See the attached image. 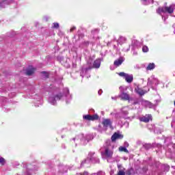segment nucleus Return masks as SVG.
<instances>
[{
	"label": "nucleus",
	"instance_id": "19",
	"mask_svg": "<svg viewBox=\"0 0 175 175\" xmlns=\"http://www.w3.org/2000/svg\"><path fill=\"white\" fill-rule=\"evenodd\" d=\"M120 134L115 133L111 137V142H116V140H117V139H119Z\"/></svg>",
	"mask_w": 175,
	"mask_h": 175
},
{
	"label": "nucleus",
	"instance_id": "37",
	"mask_svg": "<svg viewBox=\"0 0 175 175\" xmlns=\"http://www.w3.org/2000/svg\"><path fill=\"white\" fill-rule=\"evenodd\" d=\"M122 167V165H118V169H121Z\"/></svg>",
	"mask_w": 175,
	"mask_h": 175
},
{
	"label": "nucleus",
	"instance_id": "27",
	"mask_svg": "<svg viewBox=\"0 0 175 175\" xmlns=\"http://www.w3.org/2000/svg\"><path fill=\"white\" fill-rule=\"evenodd\" d=\"M129 50H131V45H129L127 49L124 48L122 49V51H124L125 53H128V51H129Z\"/></svg>",
	"mask_w": 175,
	"mask_h": 175
},
{
	"label": "nucleus",
	"instance_id": "12",
	"mask_svg": "<svg viewBox=\"0 0 175 175\" xmlns=\"http://www.w3.org/2000/svg\"><path fill=\"white\" fill-rule=\"evenodd\" d=\"M135 91L137 94H138V95H140L141 96L147 92L146 91H144L143 89L140 88L139 85H137L135 88Z\"/></svg>",
	"mask_w": 175,
	"mask_h": 175
},
{
	"label": "nucleus",
	"instance_id": "13",
	"mask_svg": "<svg viewBox=\"0 0 175 175\" xmlns=\"http://www.w3.org/2000/svg\"><path fill=\"white\" fill-rule=\"evenodd\" d=\"M36 70V69H35V68H33L32 66H29V68L26 70V75L27 76H31V75H33V73H35Z\"/></svg>",
	"mask_w": 175,
	"mask_h": 175
},
{
	"label": "nucleus",
	"instance_id": "15",
	"mask_svg": "<svg viewBox=\"0 0 175 175\" xmlns=\"http://www.w3.org/2000/svg\"><path fill=\"white\" fill-rule=\"evenodd\" d=\"M93 68H95L96 69L100 68V59H97L94 61L93 64Z\"/></svg>",
	"mask_w": 175,
	"mask_h": 175
},
{
	"label": "nucleus",
	"instance_id": "38",
	"mask_svg": "<svg viewBox=\"0 0 175 175\" xmlns=\"http://www.w3.org/2000/svg\"><path fill=\"white\" fill-rule=\"evenodd\" d=\"M111 99H113L114 100H117V96L111 97Z\"/></svg>",
	"mask_w": 175,
	"mask_h": 175
},
{
	"label": "nucleus",
	"instance_id": "29",
	"mask_svg": "<svg viewBox=\"0 0 175 175\" xmlns=\"http://www.w3.org/2000/svg\"><path fill=\"white\" fill-rule=\"evenodd\" d=\"M10 98H14L16 96V93H11L9 94Z\"/></svg>",
	"mask_w": 175,
	"mask_h": 175
},
{
	"label": "nucleus",
	"instance_id": "40",
	"mask_svg": "<svg viewBox=\"0 0 175 175\" xmlns=\"http://www.w3.org/2000/svg\"><path fill=\"white\" fill-rule=\"evenodd\" d=\"M35 106H39V105H38V103H36V104H35Z\"/></svg>",
	"mask_w": 175,
	"mask_h": 175
},
{
	"label": "nucleus",
	"instance_id": "11",
	"mask_svg": "<svg viewBox=\"0 0 175 175\" xmlns=\"http://www.w3.org/2000/svg\"><path fill=\"white\" fill-rule=\"evenodd\" d=\"M112 124L113 122H111V120L110 119H103L102 122V125L104 128H107L108 126L111 127Z\"/></svg>",
	"mask_w": 175,
	"mask_h": 175
},
{
	"label": "nucleus",
	"instance_id": "28",
	"mask_svg": "<svg viewBox=\"0 0 175 175\" xmlns=\"http://www.w3.org/2000/svg\"><path fill=\"white\" fill-rule=\"evenodd\" d=\"M138 44H139V42H137V40H133L132 42V44H133L134 46H137Z\"/></svg>",
	"mask_w": 175,
	"mask_h": 175
},
{
	"label": "nucleus",
	"instance_id": "17",
	"mask_svg": "<svg viewBox=\"0 0 175 175\" xmlns=\"http://www.w3.org/2000/svg\"><path fill=\"white\" fill-rule=\"evenodd\" d=\"M126 42V38L120 36L118 40V44H124Z\"/></svg>",
	"mask_w": 175,
	"mask_h": 175
},
{
	"label": "nucleus",
	"instance_id": "25",
	"mask_svg": "<svg viewBox=\"0 0 175 175\" xmlns=\"http://www.w3.org/2000/svg\"><path fill=\"white\" fill-rule=\"evenodd\" d=\"M53 28H59V23H53Z\"/></svg>",
	"mask_w": 175,
	"mask_h": 175
},
{
	"label": "nucleus",
	"instance_id": "5",
	"mask_svg": "<svg viewBox=\"0 0 175 175\" xmlns=\"http://www.w3.org/2000/svg\"><path fill=\"white\" fill-rule=\"evenodd\" d=\"M118 75L120 76V77H123L126 83H131L133 81V75H129L122 72H119Z\"/></svg>",
	"mask_w": 175,
	"mask_h": 175
},
{
	"label": "nucleus",
	"instance_id": "6",
	"mask_svg": "<svg viewBox=\"0 0 175 175\" xmlns=\"http://www.w3.org/2000/svg\"><path fill=\"white\" fill-rule=\"evenodd\" d=\"M83 120L87 121H96L99 120V116L98 114L94 115H85L83 116Z\"/></svg>",
	"mask_w": 175,
	"mask_h": 175
},
{
	"label": "nucleus",
	"instance_id": "9",
	"mask_svg": "<svg viewBox=\"0 0 175 175\" xmlns=\"http://www.w3.org/2000/svg\"><path fill=\"white\" fill-rule=\"evenodd\" d=\"M124 61H125V57H120L118 59L115 60V62H113V66L116 68H118V66H120V65H122V62H124Z\"/></svg>",
	"mask_w": 175,
	"mask_h": 175
},
{
	"label": "nucleus",
	"instance_id": "36",
	"mask_svg": "<svg viewBox=\"0 0 175 175\" xmlns=\"http://www.w3.org/2000/svg\"><path fill=\"white\" fill-rule=\"evenodd\" d=\"M114 69H116V68L113 67V66H110V70H114Z\"/></svg>",
	"mask_w": 175,
	"mask_h": 175
},
{
	"label": "nucleus",
	"instance_id": "2",
	"mask_svg": "<svg viewBox=\"0 0 175 175\" xmlns=\"http://www.w3.org/2000/svg\"><path fill=\"white\" fill-rule=\"evenodd\" d=\"M91 69H92V59H89L88 61V66L85 67V66H84L82 68V70L81 72V77L90 79V77H91V75H90V70H91Z\"/></svg>",
	"mask_w": 175,
	"mask_h": 175
},
{
	"label": "nucleus",
	"instance_id": "33",
	"mask_svg": "<svg viewBox=\"0 0 175 175\" xmlns=\"http://www.w3.org/2000/svg\"><path fill=\"white\" fill-rule=\"evenodd\" d=\"M88 44H90V42L89 41H85L84 42V45L85 46H88Z\"/></svg>",
	"mask_w": 175,
	"mask_h": 175
},
{
	"label": "nucleus",
	"instance_id": "31",
	"mask_svg": "<svg viewBox=\"0 0 175 175\" xmlns=\"http://www.w3.org/2000/svg\"><path fill=\"white\" fill-rule=\"evenodd\" d=\"M76 29V27L73 26L72 27L70 28V32H73Z\"/></svg>",
	"mask_w": 175,
	"mask_h": 175
},
{
	"label": "nucleus",
	"instance_id": "23",
	"mask_svg": "<svg viewBox=\"0 0 175 175\" xmlns=\"http://www.w3.org/2000/svg\"><path fill=\"white\" fill-rule=\"evenodd\" d=\"M5 163H6V161L5 160V159L2 157H0V165H1V166H3Z\"/></svg>",
	"mask_w": 175,
	"mask_h": 175
},
{
	"label": "nucleus",
	"instance_id": "35",
	"mask_svg": "<svg viewBox=\"0 0 175 175\" xmlns=\"http://www.w3.org/2000/svg\"><path fill=\"white\" fill-rule=\"evenodd\" d=\"M123 138H124V135L119 134L118 139H123Z\"/></svg>",
	"mask_w": 175,
	"mask_h": 175
},
{
	"label": "nucleus",
	"instance_id": "8",
	"mask_svg": "<svg viewBox=\"0 0 175 175\" xmlns=\"http://www.w3.org/2000/svg\"><path fill=\"white\" fill-rule=\"evenodd\" d=\"M106 158H113V150H110L109 148L106 147L105 152L103 153Z\"/></svg>",
	"mask_w": 175,
	"mask_h": 175
},
{
	"label": "nucleus",
	"instance_id": "34",
	"mask_svg": "<svg viewBox=\"0 0 175 175\" xmlns=\"http://www.w3.org/2000/svg\"><path fill=\"white\" fill-rule=\"evenodd\" d=\"M92 33H94V32L98 33V32H99V29H94V30H92Z\"/></svg>",
	"mask_w": 175,
	"mask_h": 175
},
{
	"label": "nucleus",
	"instance_id": "3",
	"mask_svg": "<svg viewBox=\"0 0 175 175\" xmlns=\"http://www.w3.org/2000/svg\"><path fill=\"white\" fill-rule=\"evenodd\" d=\"M120 90V94H119V98L122 99V100H129L130 96L128 93H126V90H128V87L126 86H120L119 88Z\"/></svg>",
	"mask_w": 175,
	"mask_h": 175
},
{
	"label": "nucleus",
	"instance_id": "10",
	"mask_svg": "<svg viewBox=\"0 0 175 175\" xmlns=\"http://www.w3.org/2000/svg\"><path fill=\"white\" fill-rule=\"evenodd\" d=\"M156 103L155 104H152L149 101H146V106L147 107H148L149 109H155V107H157V106L158 105V103H159V102H161V100H155Z\"/></svg>",
	"mask_w": 175,
	"mask_h": 175
},
{
	"label": "nucleus",
	"instance_id": "22",
	"mask_svg": "<svg viewBox=\"0 0 175 175\" xmlns=\"http://www.w3.org/2000/svg\"><path fill=\"white\" fill-rule=\"evenodd\" d=\"M151 147H152V145H151L150 144H145L144 145V148L145 150H150V148H151Z\"/></svg>",
	"mask_w": 175,
	"mask_h": 175
},
{
	"label": "nucleus",
	"instance_id": "20",
	"mask_svg": "<svg viewBox=\"0 0 175 175\" xmlns=\"http://www.w3.org/2000/svg\"><path fill=\"white\" fill-rule=\"evenodd\" d=\"M119 151H120V152H126V154H129V150H128V149H126L125 147H119Z\"/></svg>",
	"mask_w": 175,
	"mask_h": 175
},
{
	"label": "nucleus",
	"instance_id": "16",
	"mask_svg": "<svg viewBox=\"0 0 175 175\" xmlns=\"http://www.w3.org/2000/svg\"><path fill=\"white\" fill-rule=\"evenodd\" d=\"M35 99L36 100V102H39L40 105H42L43 104V98L42 97L41 95L36 94L35 96Z\"/></svg>",
	"mask_w": 175,
	"mask_h": 175
},
{
	"label": "nucleus",
	"instance_id": "39",
	"mask_svg": "<svg viewBox=\"0 0 175 175\" xmlns=\"http://www.w3.org/2000/svg\"><path fill=\"white\" fill-rule=\"evenodd\" d=\"M43 73H45L46 77H48L47 73H46V72H44Z\"/></svg>",
	"mask_w": 175,
	"mask_h": 175
},
{
	"label": "nucleus",
	"instance_id": "41",
	"mask_svg": "<svg viewBox=\"0 0 175 175\" xmlns=\"http://www.w3.org/2000/svg\"><path fill=\"white\" fill-rule=\"evenodd\" d=\"M81 38H83V34H81Z\"/></svg>",
	"mask_w": 175,
	"mask_h": 175
},
{
	"label": "nucleus",
	"instance_id": "42",
	"mask_svg": "<svg viewBox=\"0 0 175 175\" xmlns=\"http://www.w3.org/2000/svg\"><path fill=\"white\" fill-rule=\"evenodd\" d=\"M3 99H5V97H1Z\"/></svg>",
	"mask_w": 175,
	"mask_h": 175
},
{
	"label": "nucleus",
	"instance_id": "30",
	"mask_svg": "<svg viewBox=\"0 0 175 175\" xmlns=\"http://www.w3.org/2000/svg\"><path fill=\"white\" fill-rule=\"evenodd\" d=\"M102 94H103V90H102V89H100L98 92V94L100 96L102 95Z\"/></svg>",
	"mask_w": 175,
	"mask_h": 175
},
{
	"label": "nucleus",
	"instance_id": "21",
	"mask_svg": "<svg viewBox=\"0 0 175 175\" xmlns=\"http://www.w3.org/2000/svg\"><path fill=\"white\" fill-rule=\"evenodd\" d=\"M143 5H150V3H154V0H142Z\"/></svg>",
	"mask_w": 175,
	"mask_h": 175
},
{
	"label": "nucleus",
	"instance_id": "4",
	"mask_svg": "<svg viewBox=\"0 0 175 175\" xmlns=\"http://www.w3.org/2000/svg\"><path fill=\"white\" fill-rule=\"evenodd\" d=\"M158 84H159V81L155 78V76L152 75L150 78L148 79L147 85L151 87L152 90H155V88L154 87H157Z\"/></svg>",
	"mask_w": 175,
	"mask_h": 175
},
{
	"label": "nucleus",
	"instance_id": "18",
	"mask_svg": "<svg viewBox=\"0 0 175 175\" xmlns=\"http://www.w3.org/2000/svg\"><path fill=\"white\" fill-rule=\"evenodd\" d=\"M153 69H155V64L154 63H150L146 67V70H152Z\"/></svg>",
	"mask_w": 175,
	"mask_h": 175
},
{
	"label": "nucleus",
	"instance_id": "32",
	"mask_svg": "<svg viewBox=\"0 0 175 175\" xmlns=\"http://www.w3.org/2000/svg\"><path fill=\"white\" fill-rule=\"evenodd\" d=\"M126 174H127V175H132V172H131V170H128V171L126 172Z\"/></svg>",
	"mask_w": 175,
	"mask_h": 175
},
{
	"label": "nucleus",
	"instance_id": "1",
	"mask_svg": "<svg viewBox=\"0 0 175 175\" xmlns=\"http://www.w3.org/2000/svg\"><path fill=\"white\" fill-rule=\"evenodd\" d=\"M72 97L69 91V88H64L62 92H58L54 96H51L48 99V102L51 103V105H57V100H61L68 104L72 102Z\"/></svg>",
	"mask_w": 175,
	"mask_h": 175
},
{
	"label": "nucleus",
	"instance_id": "14",
	"mask_svg": "<svg viewBox=\"0 0 175 175\" xmlns=\"http://www.w3.org/2000/svg\"><path fill=\"white\" fill-rule=\"evenodd\" d=\"M10 3V1L9 0H3L2 1H0V8L3 9L8 6Z\"/></svg>",
	"mask_w": 175,
	"mask_h": 175
},
{
	"label": "nucleus",
	"instance_id": "7",
	"mask_svg": "<svg viewBox=\"0 0 175 175\" xmlns=\"http://www.w3.org/2000/svg\"><path fill=\"white\" fill-rule=\"evenodd\" d=\"M139 120L141 122L147 124L150 122V121H152V116H151V114H146L144 116L140 117Z\"/></svg>",
	"mask_w": 175,
	"mask_h": 175
},
{
	"label": "nucleus",
	"instance_id": "26",
	"mask_svg": "<svg viewBox=\"0 0 175 175\" xmlns=\"http://www.w3.org/2000/svg\"><path fill=\"white\" fill-rule=\"evenodd\" d=\"M143 173H147L148 172V166H145L142 168Z\"/></svg>",
	"mask_w": 175,
	"mask_h": 175
},
{
	"label": "nucleus",
	"instance_id": "24",
	"mask_svg": "<svg viewBox=\"0 0 175 175\" xmlns=\"http://www.w3.org/2000/svg\"><path fill=\"white\" fill-rule=\"evenodd\" d=\"M142 51H143V53H148V46H144L142 47Z\"/></svg>",
	"mask_w": 175,
	"mask_h": 175
}]
</instances>
